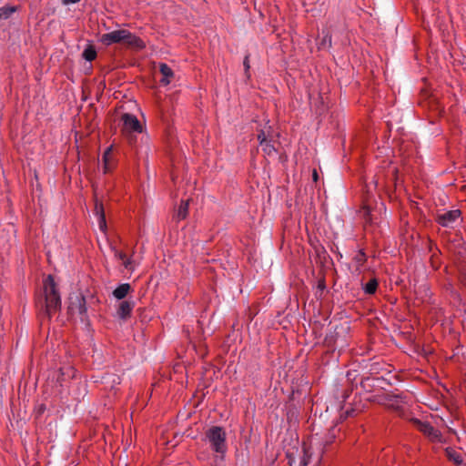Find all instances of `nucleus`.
<instances>
[{
	"instance_id": "obj_23",
	"label": "nucleus",
	"mask_w": 466,
	"mask_h": 466,
	"mask_svg": "<svg viewBox=\"0 0 466 466\" xmlns=\"http://www.w3.org/2000/svg\"><path fill=\"white\" fill-rule=\"evenodd\" d=\"M243 66H244V68H245V74L247 75L248 77H249V75H248V70H249V56L247 55L244 58V61H243Z\"/></svg>"
},
{
	"instance_id": "obj_10",
	"label": "nucleus",
	"mask_w": 466,
	"mask_h": 466,
	"mask_svg": "<svg viewBox=\"0 0 466 466\" xmlns=\"http://www.w3.org/2000/svg\"><path fill=\"white\" fill-rule=\"evenodd\" d=\"M112 250L114 252L115 257L121 260L123 263V266L128 269V270H134L135 269V263L131 258H127V255L116 249V248H112Z\"/></svg>"
},
{
	"instance_id": "obj_25",
	"label": "nucleus",
	"mask_w": 466,
	"mask_h": 466,
	"mask_svg": "<svg viewBox=\"0 0 466 466\" xmlns=\"http://www.w3.org/2000/svg\"><path fill=\"white\" fill-rule=\"evenodd\" d=\"M309 458L308 457L307 452H306V451H304V456H303V458H302V460H301V464H302V466H307V465H308V463H309Z\"/></svg>"
},
{
	"instance_id": "obj_14",
	"label": "nucleus",
	"mask_w": 466,
	"mask_h": 466,
	"mask_svg": "<svg viewBox=\"0 0 466 466\" xmlns=\"http://www.w3.org/2000/svg\"><path fill=\"white\" fill-rule=\"evenodd\" d=\"M445 453L448 459L453 461L455 464L460 465L462 463V458L461 453L456 451L455 450L451 448H447L445 450Z\"/></svg>"
},
{
	"instance_id": "obj_7",
	"label": "nucleus",
	"mask_w": 466,
	"mask_h": 466,
	"mask_svg": "<svg viewBox=\"0 0 466 466\" xmlns=\"http://www.w3.org/2000/svg\"><path fill=\"white\" fill-rule=\"evenodd\" d=\"M347 329L348 328H345L342 325L337 326L334 332L326 337L325 341L327 345L333 346L334 348H343L345 340L341 338V335L345 333Z\"/></svg>"
},
{
	"instance_id": "obj_6",
	"label": "nucleus",
	"mask_w": 466,
	"mask_h": 466,
	"mask_svg": "<svg viewBox=\"0 0 466 466\" xmlns=\"http://www.w3.org/2000/svg\"><path fill=\"white\" fill-rule=\"evenodd\" d=\"M413 423L417 427V429L420 431H421L425 436H427L431 441H444L441 433L438 430L434 429L429 422L421 421L418 419H415L413 420Z\"/></svg>"
},
{
	"instance_id": "obj_5",
	"label": "nucleus",
	"mask_w": 466,
	"mask_h": 466,
	"mask_svg": "<svg viewBox=\"0 0 466 466\" xmlns=\"http://www.w3.org/2000/svg\"><path fill=\"white\" fill-rule=\"evenodd\" d=\"M123 127L122 133L128 137L130 142L132 141L133 133H141L142 126L137 116L134 115L126 113L122 116Z\"/></svg>"
},
{
	"instance_id": "obj_8",
	"label": "nucleus",
	"mask_w": 466,
	"mask_h": 466,
	"mask_svg": "<svg viewBox=\"0 0 466 466\" xmlns=\"http://www.w3.org/2000/svg\"><path fill=\"white\" fill-rule=\"evenodd\" d=\"M461 216L459 209L446 211L442 214H438L436 220L442 227H451Z\"/></svg>"
},
{
	"instance_id": "obj_19",
	"label": "nucleus",
	"mask_w": 466,
	"mask_h": 466,
	"mask_svg": "<svg viewBox=\"0 0 466 466\" xmlns=\"http://www.w3.org/2000/svg\"><path fill=\"white\" fill-rule=\"evenodd\" d=\"M271 141H272V138H269L268 140L260 144L263 152L265 154H267L268 156H270L276 152V148H275L274 145L271 144Z\"/></svg>"
},
{
	"instance_id": "obj_15",
	"label": "nucleus",
	"mask_w": 466,
	"mask_h": 466,
	"mask_svg": "<svg viewBox=\"0 0 466 466\" xmlns=\"http://www.w3.org/2000/svg\"><path fill=\"white\" fill-rule=\"evenodd\" d=\"M111 155H112V147L106 148L103 155V162H104V172L107 173L112 169L111 165Z\"/></svg>"
},
{
	"instance_id": "obj_2",
	"label": "nucleus",
	"mask_w": 466,
	"mask_h": 466,
	"mask_svg": "<svg viewBox=\"0 0 466 466\" xmlns=\"http://www.w3.org/2000/svg\"><path fill=\"white\" fill-rule=\"evenodd\" d=\"M45 294V310L50 318L53 313L58 311L61 308V299L56 289V283L51 275L47 276L44 281Z\"/></svg>"
},
{
	"instance_id": "obj_9",
	"label": "nucleus",
	"mask_w": 466,
	"mask_h": 466,
	"mask_svg": "<svg viewBox=\"0 0 466 466\" xmlns=\"http://www.w3.org/2000/svg\"><path fill=\"white\" fill-rule=\"evenodd\" d=\"M135 307V303L129 300H124L120 302L117 309V316L121 319H127L129 318L133 308Z\"/></svg>"
},
{
	"instance_id": "obj_26",
	"label": "nucleus",
	"mask_w": 466,
	"mask_h": 466,
	"mask_svg": "<svg viewBox=\"0 0 466 466\" xmlns=\"http://www.w3.org/2000/svg\"><path fill=\"white\" fill-rule=\"evenodd\" d=\"M80 0H62L63 4L64 5H68V4H75V3H77L79 2Z\"/></svg>"
},
{
	"instance_id": "obj_3",
	"label": "nucleus",
	"mask_w": 466,
	"mask_h": 466,
	"mask_svg": "<svg viewBox=\"0 0 466 466\" xmlns=\"http://www.w3.org/2000/svg\"><path fill=\"white\" fill-rule=\"evenodd\" d=\"M206 440L208 441L211 449L219 454H224L227 451L226 431L222 427L212 426L206 431Z\"/></svg>"
},
{
	"instance_id": "obj_17",
	"label": "nucleus",
	"mask_w": 466,
	"mask_h": 466,
	"mask_svg": "<svg viewBox=\"0 0 466 466\" xmlns=\"http://www.w3.org/2000/svg\"><path fill=\"white\" fill-rule=\"evenodd\" d=\"M323 37L319 42V48L326 49L331 46V36L328 32L323 31Z\"/></svg>"
},
{
	"instance_id": "obj_1",
	"label": "nucleus",
	"mask_w": 466,
	"mask_h": 466,
	"mask_svg": "<svg viewBox=\"0 0 466 466\" xmlns=\"http://www.w3.org/2000/svg\"><path fill=\"white\" fill-rule=\"evenodd\" d=\"M101 42L106 46H110L116 43H122L129 47L141 49L144 47L143 41L125 29L116 30L104 34L101 36Z\"/></svg>"
},
{
	"instance_id": "obj_24",
	"label": "nucleus",
	"mask_w": 466,
	"mask_h": 466,
	"mask_svg": "<svg viewBox=\"0 0 466 466\" xmlns=\"http://www.w3.org/2000/svg\"><path fill=\"white\" fill-rule=\"evenodd\" d=\"M61 371V377L63 378L64 376L67 375L68 377L70 376H74V370L71 369V368H67L66 370H64L63 369L60 370Z\"/></svg>"
},
{
	"instance_id": "obj_13",
	"label": "nucleus",
	"mask_w": 466,
	"mask_h": 466,
	"mask_svg": "<svg viewBox=\"0 0 466 466\" xmlns=\"http://www.w3.org/2000/svg\"><path fill=\"white\" fill-rule=\"evenodd\" d=\"M159 71L163 76V78L160 80V82L164 85L169 84L170 78L174 75L172 69L167 64H160Z\"/></svg>"
},
{
	"instance_id": "obj_27",
	"label": "nucleus",
	"mask_w": 466,
	"mask_h": 466,
	"mask_svg": "<svg viewBox=\"0 0 466 466\" xmlns=\"http://www.w3.org/2000/svg\"><path fill=\"white\" fill-rule=\"evenodd\" d=\"M312 178H313V180H314L315 182H317V181H318V179H319V175H318V173H317V170H313V173H312Z\"/></svg>"
},
{
	"instance_id": "obj_16",
	"label": "nucleus",
	"mask_w": 466,
	"mask_h": 466,
	"mask_svg": "<svg viewBox=\"0 0 466 466\" xmlns=\"http://www.w3.org/2000/svg\"><path fill=\"white\" fill-rule=\"evenodd\" d=\"M187 213H188V201L187 200L181 201V203L177 210L176 218L178 220L185 219L187 216Z\"/></svg>"
},
{
	"instance_id": "obj_22",
	"label": "nucleus",
	"mask_w": 466,
	"mask_h": 466,
	"mask_svg": "<svg viewBox=\"0 0 466 466\" xmlns=\"http://www.w3.org/2000/svg\"><path fill=\"white\" fill-rule=\"evenodd\" d=\"M269 138H272V137L269 134H266L265 130H261L258 134V139L259 140V144L264 143L265 141L268 140Z\"/></svg>"
},
{
	"instance_id": "obj_21",
	"label": "nucleus",
	"mask_w": 466,
	"mask_h": 466,
	"mask_svg": "<svg viewBox=\"0 0 466 466\" xmlns=\"http://www.w3.org/2000/svg\"><path fill=\"white\" fill-rule=\"evenodd\" d=\"M378 288V281L376 279H370L368 283H366L364 287V290L367 294H374Z\"/></svg>"
},
{
	"instance_id": "obj_20",
	"label": "nucleus",
	"mask_w": 466,
	"mask_h": 466,
	"mask_svg": "<svg viewBox=\"0 0 466 466\" xmlns=\"http://www.w3.org/2000/svg\"><path fill=\"white\" fill-rule=\"evenodd\" d=\"M82 56L86 61H93L96 57V51L93 46H87Z\"/></svg>"
},
{
	"instance_id": "obj_28",
	"label": "nucleus",
	"mask_w": 466,
	"mask_h": 466,
	"mask_svg": "<svg viewBox=\"0 0 466 466\" xmlns=\"http://www.w3.org/2000/svg\"><path fill=\"white\" fill-rule=\"evenodd\" d=\"M325 287L324 283L319 285V288L323 289Z\"/></svg>"
},
{
	"instance_id": "obj_18",
	"label": "nucleus",
	"mask_w": 466,
	"mask_h": 466,
	"mask_svg": "<svg viewBox=\"0 0 466 466\" xmlns=\"http://www.w3.org/2000/svg\"><path fill=\"white\" fill-rule=\"evenodd\" d=\"M16 8L15 6H4L0 8V21L5 20L10 17V15L15 13Z\"/></svg>"
},
{
	"instance_id": "obj_4",
	"label": "nucleus",
	"mask_w": 466,
	"mask_h": 466,
	"mask_svg": "<svg viewBox=\"0 0 466 466\" xmlns=\"http://www.w3.org/2000/svg\"><path fill=\"white\" fill-rule=\"evenodd\" d=\"M68 312L71 315H78L82 323H85L86 326L89 325V319L86 315V299L81 294L70 296Z\"/></svg>"
},
{
	"instance_id": "obj_11",
	"label": "nucleus",
	"mask_w": 466,
	"mask_h": 466,
	"mask_svg": "<svg viewBox=\"0 0 466 466\" xmlns=\"http://www.w3.org/2000/svg\"><path fill=\"white\" fill-rule=\"evenodd\" d=\"M95 214L97 216V218H98L99 228L102 231H105L106 228V216H105V211H104L102 203H98V202L96 203Z\"/></svg>"
},
{
	"instance_id": "obj_12",
	"label": "nucleus",
	"mask_w": 466,
	"mask_h": 466,
	"mask_svg": "<svg viewBox=\"0 0 466 466\" xmlns=\"http://www.w3.org/2000/svg\"><path fill=\"white\" fill-rule=\"evenodd\" d=\"M131 290V286L128 283L120 284L114 291L113 295L117 299H123Z\"/></svg>"
}]
</instances>
